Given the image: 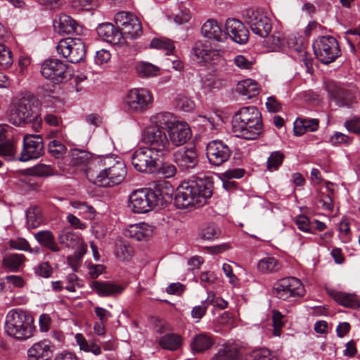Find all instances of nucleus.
Segmentation results:
<instances>
[{"mask_svg": "<svg viewBox=\"0 0 360 360\" xmlns=\"http://www.w3.org/2000/svg\"><path fill=\"white\" fill-rule=\"evenodd\" d=\"M295 59L301 64V65H304L307 72L311 73L313 71V59L309 53L307 52L302 53V55L297 57Z\"/></svg>", "mask_w": 360, "mask_h": 360, "instance_id": "052dcab7", "label": "nucleus"}, {"mask_svg": "<svg viewBox=\"0 0 360 360\" xmlns=\"http://www.w3.org/2000/svg\"><path fill=\"white\" fill-rule=\"evenodd\" d=\"M115 22L122 36L134 39L142 34L141 24L139 18L131 13L124 11L117 13L115 15Z\"/></svg>", "mask_w": 360, "mask_h": 360, "instance_id": "dca6fc26", "label": "nucleus"}, {"mask_svg": "<svg viewBox=\"0 0 360 360\" xmlns=\"http://www.w3.org/2000/svg\"><path fill=\"white\" fill-rule=\"evenodd\" d=\"M95 159H92V155L86 150L74 148L71 150V163L75 166L83 165L89 163V166L86 171L91 167V163Z\"/></svg>", "mask_w": 360, "mask_h": 360, "instance_id": "e433bc0d", "label": "nucleus"}, {"mask_svg": "<svg viewBox=\"0 0 360 360\" xmlns=\"http://www.w3.org/2000/svg\"><path fill=\"white\" fill-rule=\"evenodd\" d=\"M39 118V101L31 94H25L16 105L10 111L8 120L14 125L37 122Z\"/></svg>", "mask_w": 360, "mask_h": 360, "instance_id": "423d86ee", "label": "nucleus"}, {"mask_svg": "<svg viewBox=\"0 0 360 360\" xmlns=\"http://www.w3.org/2000/svg\"><path fill=\"white\" fill-rule=\"evenodd\" d=\"M236 91L248 98H252L259 94L258 84L251 79H244L238 83Z\"/></svg>", "mask_w": 360, "mask_h": 360, "instance_id": "72a5a7b5", "label": "nucleus"}, {"mask_svg": "<svg viewBox=\"0 0 360 360\" xmlns=\"http://www.w3.org/2000/svg\"><path fill=\"white\" fill-rule=\"evenodd\" d=\"M151 125L142 133L141 140L148 149L165 156L180 146V120L169 112H159L150 117Z\"/></svg>", "mask_w": 360, "mask_h": 360, "instance_id": "f257e3e1", "label": "nucleus"}, {"mask_svg": "<svg viewBox=\"0 0 360 360\" xmlns=\"http://www.w3.org/2000/svg\"><path fill=\"white\" fill-rule=\"evenodd\" d=\"M221 229L214 223H205L202 224L198 229L199 237L205 240H213L219 238Z\"/></svg>", "mask_w": 360, "mask_h": 360, "instance_id": "f704fd0d", "label": "nucleus"}, {"mask_svg": "<svg viewBox=\"0 0 360 360\" xmlns=\"http://www.w3.org/2000/svg\"><path fill=\"white\" fill-rule=\"evenodd\" d=\"M97 33L104 41L117 44L120 42L122 33L120 29L115 28L111 23H103L97 28Z\"/></svg>", "mask_w": 360, "mask_h": 360, "instance_id": "c85d7f7f", "label": "nucleus"}, {"mask_svg": "<svg viewBox=\"0 0 360 360\" xmlns=\"http://www.w3.org/2000/svg\"><path fill=\"white\" fill-rule=\"evenodd\" d=\"M339 238L342 243H348L350 239V227L347 221L343 220L339 225Z\"/></svg>", "mask_w": 360, "mask_h": 360, "instance_id": "6e6d98bb", "label": "nucleus"}, {"mask_svg": "<svg viewBox=\"0 0 360 360\" xmlns=\"http://www.w3.org/2000/svg\"><path fill=\"white\" fill-rule=\"evenodd\" d=\"M54 30L60 34H70L79 33L80 27L77 22L70 16L61 14L53 22Z\"/></svg>", "mask_w": 360, "mask_h": 360, "instance_id": "393cba45", "label": "nucleus"}, {"mask_svg": "<svg viewBox=\"0 0 360 360\" xmlns=\"http://www.w3.org/2000/svg\"><path fill=\"white\" fill-rule=\"evenodd\" d=\"M314 53L316 58L323 64L334 62L341 55L337 39L330 35L319 37L313 43Z\"/></svg>", "mask_w": 360, "mask_h": 360, "instance_id": "6e6552de", "label": "nucleus"}, {"mask_svg": "<svg viewBox=\"0 0 360 360\" xmlns=\"http://www.w3.org/2000/svg\"><path fill=\"white\" fill-rule=\"evenodd\" d=\"M44 149L43 139L41 136L26 134L23 137V147L18 160L26 162L37 159L44 154Z\"/></svg>", "mask_w": 360, "mask_h": 360, "instance_id": "f3484780", "label": "nucleus"}, {"mask_svg": "<svg viewBox=\"0 0 360 360\" xmlns=\"http://www.w3.org/2000/svg\"><path fill=\"white\" fill-rule=\"evenodd\" d=\"M214 342V339L211 334L203 332L193 338L191 347L193 352L200 353L212 348Z\"/></svg>", "mask_w": 360, "mask_h": 360, "instance_id": "c756f323", "label": "nucleus"}, {"mask_svg": "<svg viewBox=\"0 0 360 360\" xmlns=\"http://www.w3.org/2000/svg\"><path fill=\"white\" fill-rule=\"evenodd\" d=\"M245 171L240 168L229 169L224 172L222 175L223 186L229 190L236 186V182L231 181L233 179H240L244 176Z\"/></svg>", "mask_w": 360, "mask_h": 360, "instance_id": "58836bf2", "label": "nucleus"}, {"mask_svg": "<svg viewBox=\"0 0 360 360\" xmlns=\"http://www.w3.org/2000/svg\"><path fill=\"white\" fill-rule=\"evenodd\" d=\"M217 279L216 274L213 271H203L199 276L200 283L206 288L209 285L214 284Z\"/></svg>", "mask_w": 360, "mask_h": 360, "instance_id": "5fc2aeb1", "label": "nucleus"}, {"mask_svg": "<svg viewBox=\"0 0 360 360\" xmlns=\"http://www.w3.org/2000/svg\"><path fill=\"white\" fill-rule=\"evenodd\" d=\"M246 360H275V358L269 349L260 348L253 351Z\"/></svg>", "mask_w": 360, "mask_h": 360, "instance_id": "864d4df0", "label": "nucleus"}, {"mask_svg": "<svg viewBox=\"0 0 360 360\" xmlns=\"http://www.w3.org/2000/svg\"><path fill=\"white\" fill-rule=\"evenodd\" d=\"M192 141L195 143L190 126L186 122L181 121V146Z\"/></svg>", "mask_w": 360, "mask_h": 360, "instance_id": "4d7b16f0", "label": "nucleus"}, {"mask_svg": "<svg viewBox=\"0 0 360 360\" xmlns=\"http://www.w3.org/2000/svg\"><path fill=\"white\" fill-rule=\"evenodd\" d=\"M5 333L18 340H27L34 336L36 327L33 317L20 309L10 310L4 323Z\"/></svg>", "mask_w": 360, "mask_h": 360, "instance_id": "39448f33", "label": "nucleus"}, {"mask_svg": "<svg viewBox=\"0 0 360 360\" xmlns=\"http://www.w3.org/2000/svg\"><path fill=\"white\" fill-rule=\"evenodd\" d=\"M232 129L236 136L247 140L257 139L263 131L262 114L255 106H246L235 112Z\"/></svg>", "mask_w": 360, "mask_h": 360, "instance_id": "7ed1b4c3", "label": "nucleus"}, {"mask_svg": "<svg viewBox=\"0 0 360 360\" xmlns=\"http://www.w3.org/2000/svg\"><path fill=\"white\" fill-rule=\"evenodd\" d=\"M150 47L158 50H165L167 55H169L175 49L173 41L166 38H153L150 41Z\"/></svg>", "mask_w": 360, "mask_h": 360, "instance_id": "37998d69", "label": "nucleus"}, {"mask_svg": "<svg viewBox=\"0 0 360 360\" xmlns=\"http://www.w3.org/2000/svg\"><path fill=\"white\" fill-rule=\"evenodd\" d=\"M88 273L91 278H96L105 271V267L102 264H94L89 263L87 264Z\"/></svg>", "mask_w": 360, "mask_h": 360, "instance_id": "774afa93", "label": "nucleus"}, {"mask_svg": "<svg viewBox=\"0 0 360 360\" xmlns=\"http://www.w3.org/2000/svg\"><path fill=\"white\" fill-rule=\"evenodd\" d=\"M13 58L11 51L4 44H0V68H8L13 64Z\"/></svg>", "mask_w": 360, "mask_h": 360, "instance_id": "8fccbe9b", "label": "nucleus"}, {"mask_svg": "<svg viewBox=\"0 0 360 360\" xmlns=\"http://www.w3.org/2000/svg\"><path fill=\"white\" fill-rule=\"evenodd\" d=\"M353 141V137L342 134L341 132L336 131L335 132L329 139V142L333 146H339V145H345L349 146Z\"/></svg>", "mask_w": 360, "mask_h": 360, "instance_id": "603ef678", "label": "nucleus"}, {"mask_svg": "<svg viewBox=\"0 0 360 360\" xmlns=\"http://www.w3.org/2000/svg\"><path fill=\"white\" fill-rule=\"evenodd\" d=\"M159 344L164 349L175 350L180 345V338L172 333L167 334L160 339Z\"/></svg>", "mask_w": 360, "mask_h": 360, "instance_id": "a18cd8bd", "label": "nucleus"}, {"mask_svg": "<svg viewBox=\"0 0 360 360\" xmlns=\"http://www.w3.org/2000/svg\"><path fill=\"white\" fill-rule=\"evenodd\" d=\"M233 63L242 70H250L252 67V62L243 55L235 56Z\"/></svg>", "mask_w": 360, "mask_h": 360, "instance_id": "0e129e2a", "label": "nucleus"}, {"mask_svg": "<svg viewBox=\"0 0 360 360\" xmlns=\"http://www.w3.org/2000/svg\"><path fill=\"white\" fill-rule=\"evenodd\" d=\"M53 350L54 346L49 340L39 341L27 349L28 360H51Z\"/></svg>", "mask_w": 360, "mask_h": 360, "instance_id": "412c9836", "label": "nucleus"}, {"mask_svg": "<svg viewBox=\"0 0 360 360\" xmlns=\"http://www.w3.org/2000/svg\"><path fill=\"white\" fill-rule=\"evenodd\" d=\"M92 288L101 297L116 296L122 292L124 288L109 281H94Z\"/></svg>", "mask_w": 360, "mask_h": 360, "instance_id": "cd10ccee", "label": "nucleus"}, {"mask_svg": "<svg viewBox=\"0 0 360 360\" xmlns=\"http://www.w3.org/2000/svg\"><path fill=\"white\" fill-rule=\"evenodd\" d=\"M213 184L210 178H198L181 181V209L204 205L212 195Z\"/></svg>", "mask_w": 360, "mask_h": 360, "instance_id": "20e7f679", "label": "nucleus"}, {"mask_svg": "<svg viewBox=\"0 0 360 360\" xmlns=\"http://www.w3.org/2000/svg\"><path fill=\"white\" fill-rule=\"evenodd\" d=\"M273 292L276 297L283 300L302 297L304 288L301 281L295 277H286L278 280L274 285Z\"/></svg>", "mask_w": 360, "mask_h": 360, "instance_id": "ddd939ff", "label": "nucleus"}, {"mask_svg": "<svg viewBox=\"0 0 360 360\" xmlns=\"http://www.w3.org/2000/svg\"><path fill=\"white\" fill-rule=\"evenodd\" d=\"M325 86L330 98L339 107L350 108L356 103L354 89L334 81L327 82Z\"/></svg>", "mask_w": 360, "mask_h": 360, "instance_id": "f8f14e48", "label": "nucleus"}, {"mask_svg": "<svg viewBox=\"0 0 360 360\" xmlns=\"http://www.w3.org/2000/svg\"><path fill=\"white\" fill-rule=\"evenodd\" d=\"M284 155L280 151H274L267 159L266 167L270 172L277 170L282 165Z\"/></svg>", "mask_w": 360, "mask_h": 360, "instance_id": "09e8293b", "label": "nucleus"}, {"mask_svg": "<svg viewBox=\"0 0 360 360\" xmlns=\"http://www.w3.org/2000/svg\"><path fill=\"white\" fill-rule=\"evenodd\" d=\"M181 174L195 173L199 162L195 143H188L181 147Z\"/></svg>", "mask_w": 360, "mask_h": 360, "instance_id": "6ab92c4d", "label": "nucleus"}, {"mask_svg": "<svg viewBox=\"0 0 360 360\" xmlns=\"http://www.w3.org/2000/svg\"><path fill=\"white\" fill-rule=\"evenodd\" d=\"M208 304L207 301H204L201 304L194 307L191 311V316L193 319H198V321L200 320L205 314Z\"/></svg>", "mask_w": 360, "mask_h": 360, "instance_id": "680f3d73", "label": "nucleus"}, {"mask_svg": "<svg viewBox=\"0 0 360 360\" xmlns=\"http://www.w3.org/2000/svg\"><path fill=\"white\" fill-rule=\"evenodd\" d=\"M207 304H212L221 309H224L228 307V302L221 297H216L214 294L208 292V296L206 300Z\"/></svg>", "mask_w": 360, "mask_h": 360, "instance_id": "13d9d810", "label": "nucleus"}, {"mask_svg": "<svg viewBox=\"0 0 360 360\" xmlns=\"http://www.w3.org/2000/svg\"><path fill=\"white\" fill-rule=\"evenodd\" d=\"M53 272L52 267L49 262H42L35 268V274L43 278H49Z\"/></svg>", "mask_w": 360, "mask_h": 360, "instance_id": "bf43d9fd", "label": "nucleus"}, {"mask_svg": "<svg viewBox=\"0 0 360 360\" xmlns=\"http://www.w3.org/2000/svg\"><path fill=\"white\" fill-rule=\"evenodd\" d=\"M319 125V120L298 117L294 122V133L296 136H302L307 131H315Z\"/></svg>", "mask_w": 360, "mask_h": 360, "instance_id": "2f4dec72", "label": "nucleus"}, {"mask_svg": "<svg viewBox=\"0 0 360 360\" xmlns=\"http://www.w3.org/2000/svg\"><path fill=\"white\" fill-rule=\"evenodd\" d=\"M66 150V146L58 140H52L48 145L49 153L56 159L62 158L65 154Z\"/></svg>", "mask_w": 360, "mask_h": 360, "instance_id": "49530a36", "label": "nucleus"}, {"mask_svg": "<svg viewBox=\"0 0 360 360\" xmlns=\"http://www.w3.org/2000/svg\"><path fill=\"white\" fill-rule=\"evenodd\" d=\"M202 36L208 39L218 42H224L226 40V35L222 30L221 25L214 19H208L201 27Z\"/></svg>", "mask_w": 360, "mask_h": 360, "instance_id": "4be33fe9", "label": "nucleus"}, {"mask_svg": "<svg viewBox=\"0 0 360 360\" xmlns=\"http://www.w3.org/2000/svg\"><path fill=\"white\" fill-rule=\"evenodd\" d=\"M211 360H239V358L237 350L226 345L219 349Z\"/></svg>", "mask_w": 360, "mask_h": 360, "instance_id": "c03bdc74", "label": "nucleus"}, {"mask_svg": "<svg viewBox=\"0 0 360 360\" xmlns=\"http://www.w3.org/2000/svg\"><path fill=\"white\" fill-rule=\"evenodd\" d=\"M34 236L39 244L49 249L50 251L58 252L61 250L60 247L56 241L53 233L51 231H39L35 233Z\"/></svg>", "mask_w": 360, "mask_h": 360, "instance_id": "7c9ffc66", "label": "nucleus"}, {"mask_svg": "<svg viewBox=\"0 0 360 360\" xmlns=\"http://www.w3.org/2000/svg\"><path fill=\"white\" fill-rule=\"evenodd\" d=\"M214 52L211 50L210 45L201 41H196L191 51V57L198 63H209L212 60Z\"/></svg>", "mask_w": 360, "mask_h": 360, "instance_id": "b1692460", "label": "nucleus"}, {"mask_svg": "<svg viewBox=\"0 0 360 360\" xmlns=\"http://www.w3.org/2000/svg\"><path fill=\"white\" fill-rule=\"evenodd\" d=\"M162 200L160 193L149 188L134 191L129 196V207L134 213H146Z\"/></svg>", "mask_w": 360, "mask_h": 360, "instance_id": "0eeeda50", "label": "nucleus"}, {"mask_svg": "<svg viewBox=\"0 0 360 360\" xmlns=\"http://www.w3.org/2000/svg\"><path fill=\"white\" fill-rule=\"evenodd\" d=\"M245 21L252 32L262 38L267 37L271 31L272 21L262 10H247Z\"/></svg>", "mask_w": 360, "mask_h": 360, "instance_id": "2eb2a0df", "label": "nucleus"}, {"mask_svg": "<svg viewBox=\"0 0 360 360\" xmlns=\"http://www.w3.org/2000/svg\"><path fill=\"white\" fill-rule=\"evenodd\" d=\"M127 168L124 161L115 155L95 158L86 170V176L93 184L110 187L120 184L126 177Z\"/></svg>", "mask_w": 360, "mask_h": 360, "instance_id": "f03ea898", "label": "nucleus"}, {"mask_svg": "<svg viewBox=\"0 0 360 360\" xmlns=\"http://www.w3.org/2000/svg\"><path fill=\"white\" fill-rule=\"evenodd\" d=\"M154 227L146 223H139L129 226L126 235L138 241L147 240L153 234Z\"/></svg>", "mask_w": 360, "mask_h": 360, "instance_id": "a878e982", "label": "nucleus"}, {"mask_svg": "<svg viewBox=\"0 0 360 360\" xmlns=\"http://www.w3.org/2000/svg\"><path fill=\"white\" fill-rule=\"evenodd\" d=\"M231 150L228 145L221 140H213L206 146V155L209 162L214 166H220L230 158Z\"/></svg>", "mask_w": 360, "mask_h": 360, "instance_id": "a211bd4d", "label": "nucleus"}, {"mask_svg": "<svg viewBox=\"0 0 360 360\" xmlns=\"http://www.w3.org/2000/svg\"><path fill=\"white\" fill-rule=\"evenodd\" d=\"M58 240L60 245L75 250L87 247L79 235L68 229H63L58 233Z\"/></svg>", "mask_w": 360, "mask_h": 360, "instance_id": "bb28decb", "label": "nucleus"}, {"mask_svg": "<svg viewBox=\"0 0 360 360\" xmlns=\"http://www.w3.org/2000/svg\"><path fill=\"white\" fill-rule=\"evenodd\" d=\"M153 101V94L148 89L134 88L127 93L124 100V105L129 112L141 114L150 108Z\"/></svg>", "mask_w": 360, "mask_h": 360, "instance_id": "1a4fd4ad", "label": "nucleus"}, {"mask_svg": "<svg viewBox=\"0 0 360 360\" xmlns=\"http://www.w3.org/2000/svg\"><path fill=\"white\" fill-rule=\"evenodd\" d=\"M135 69L137 74L143 77L156 76L160 71V68L158 66L144 61L136 63Z\"/></svg>", "mask_w": 360, "mask_h": 360, "instance_id": "ea45409f", "label": "nucleus"}, {"mask_svg": "<svg viewBox=\"0 0 360 360\" xmlns=\"http://www.w3.org/2000/svg\"><path fill=\"white\" fill-rule=\"evenodd\" d=\"M26 225L27 229H36L43 222L41 209L37 206L30 207L26 211Z\"/></svg>", "mask_w": 360, "mask_h": 360, "instance_id": "4c0bfd02", "label": "nucleus"}, {"mask_svg": "<svg viewBox=\"0 0 360 360\" xmlns=\"http://www.w3.org/2000/svg\"><path fill=\"white\" fill-rule=\"evenodd\" d=\"M162 158L148 148L143 147L134 151L131 156V164L138 172L153 173L160 168Z\"/></svg>", "mask_w": 360, "mask_h": 360, "instance_id": "9d476101", "label": "nucleus"}, {"mask_svg": "<svg viewBox=\"0 0 360 360\" xmlns=\"http://www.w3.org/2000/svg\"><path fill=\"white\" fill-rule=\"evenodd\" d=\"M224 32L231 39L239 44H244L248 40L249 32L245 25L239 20L235 18H229L225 24Z\"/></svg>", "mask_w": 360, "mask_h": 360, "instance_id": "aec40b11", "label": "nucleus"}, {"mask_svg": "<svg viewBox=\"0 0 360 360\" xmlns=\"http://www.w3.org/2000/svg\"><path fill=\"white\" fill-rule=\"evenodd\" d=\"M134 248L124 240H117L115 244L114 254L122 262L129 261L134 255Z\"/></svg>", "mask_w": 360, "mask_h": 360, "instance_id": "473e14b6", "label": "nucleus"}, {"mask_svg": "<svg viewBox=\"0 0 360 360\" xmlns=\"http://www.w3.org/2000/svg\"><path fill=\"white\" fill-rule=\"evenodd\" d=\"M87 247H82V249L75 250L73 255L67 257L68 265L74 271H77L81 266L83 256L86 253Z\"/></svg>", "mask_w": 360, "mask_h": 360, "instance_id": "de8ad7c7", "label": "nucleus"}, {"mask_svg": "<svg viewBox=\"0 0 360 360\" xmlns=\"http://www.w3.org/2000/svg\"><path fill=\"white\" fill-rule=\"evenodd\" d=\"M41 73L44 77L56 84L67 81L71 77L70 68L58 59L45 60L41 64Z\"/></svg>", "mask_w": 360, "mask_h": 360, "instance_id": "4468645a", "label": "nucleus"}, {"mask_svg": "<svg viewBox=\"0 0 360 360\" xmlns=\"http://www.w3.org/2000/svg\"><path fill=\"white\" fill-rule=\"evenodd\" d=\"M9 243L10 246L13 249L24 251H31L30 244L25 238H19L11 240Z\"/></svg>", "mask_w": 360, "mask_h": 360, "instance_id": "69168bd1", "label": "nucleus"}, {"mask_svg": "<svg viewBox=\"0 0 360 360\" xmlns=\"http://www.w3.org/2000/svg\"><path fill=\"white\" fill-rule=\"evenodd\" d=\"M327 294L338 304L349 308H356L359 306L357 297L352 293L340 291L332 288H326Z\"/></svg>", "mask_w": 360, "mask_h": 360, "instance_id": "5701e85b", "label": "nucleus"}, {"mask_svg": "<svg viewBox=\"0 0 360 360\" xmlns=\"http://www.w3.org/2000/svg\"><path fill=\"white\" fill-rule=\"evenodd\" d=\"M281 263L274 257H266L257 263V269L262 274H273L281 269Z\"/></svg>", "mask_w": 360, "mask_h": 360, "instance_id": "c9c22d12", "label": "nucleus"}, {"mask_svg": "<svg viewBox=\"0 0 360 360\" xmlns=\"http://www.w3.org/2000/svg\"><path fill=\"white\" fill-rule=\"evenodd\" d=\"M345 127L349 131L356 135H360V120L357 118L346 120L344 123Z\"/></svg>", "mask_w": 360, "mask_h": 360, "instance_id": "338daca9", "label": "nucleus"}, {"mask_svg": "<svg viewBox=\"0 0 360 360\" xmlns=\"http://www.w3.org/2000/svg\"><path fill=\"white\" fill-rule=\"evenodd\" d=\"M16 147L12 140L0 142V156L6 161L17 160L15 158Z\"/></svg>", "mask_w": 360, "mask_h": 360, "instance_id": "a19ab883", "label": "nucleus"}, {"mask_svg": "<svg viewBox=\"0 0 360 360\" xmlns=\"http://www.w3.org/2000/svg\"><path fill=\"white\" fill-rule=\"evenodd\" d=\"M36 175L40 176H48L54 174V169L49 165L39 164L34 168Z\"/></svg>", "mask_w": 360, "mask_h": 360, "instance_id": "e2e57ef3", "label": "nucleus"}, {"mask_svg": "<svg viewBox=\"0 0 360 360\" xmlns=\"http://www.w3.org/2000/svg\"><path fill=\"white\" fill-rule=\"evenodd\" d=\"M25 257L22 254H11L4 257L3 264L11 271H17L24 263Z\"/></svg>", "mask_w": 360, "mask_h": 360, "instance_id": "79ce46f5", "label": "nucleus"}, {"mask_svg": "<svg viewBox=\"0 0 360 360\" xmlns=\"http://www.w3.org/2000/svg\"><path fill=\"white\" fill-rule=\"evenodd\" d=\"M265 38H266L265 40L266 46L272 51H277L284 45V39L279 33H274L271 35L269 34Z\"/></svg>", "mask_w": 360, "mask_h": 360, "instance_id": "3c124183", "label": "nucleus"}, {"mask_svg": "<svg viewBox=\"0 0 360 360\" xmlns=\"http://www.w3.org/2000/svg\"><path fill=\"white\" fill-rule=\"evenodd\" d=\"M56 51L59 55L72 63L80 62L86 55L84 43L79 38L68 37L60 40Z\"/></svg>", "mask_w": 360, "mask_h": 360, "instance_id": "9b49d317", "label": "nucleus"}]
</instances>
